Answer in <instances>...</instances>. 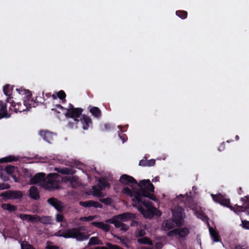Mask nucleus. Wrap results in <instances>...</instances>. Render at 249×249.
I'll return each mask as SVG.
<instances>
[{
	"mask_svg": "<svg viewBox=\"0 0 249 249\" xmlns=\"http://www.w3.org/2000/svg\"><path fill=\"white\" fill-rule=\"evenodd\" d=\"M141 192L135 191V196L132 199V205L138 210L145 217L151 218L154 215H160V212L153 207L151 202L147 201L146 198L156 200L155 196L151 194L154 191V187L149 180L143 181L140 185Z\"/></svg>",
	"mask_w": 249,
	"mask_h": 249,
	"instance_id": "nucleus-1",
	"label": "nucleus"
},
{
	"mask_svg": "<svg viewBox=\"0 0 249 249\" xmlns=\"http://www.w3.org/2000/svg\"><path fill=\"white\" fill-rule=\"evenodd\" d=\"M184 217L182 209L180 207H175L172 210V219L164 221L162 223V228L164 231H168L182 224Z\"/></svg>",
	"mask_w": 249,
	"mask_h": 249,
	"instance_id": "nucleus-2",
	"label": "nucleus"
},
{
	"mask_svg": "<svg viewBox=\"0 0 249 249\" xmlns=\"http://www.w3.org/2000/svg\"><path fill=\"white\" fill-rule=\"evenodd\" d=\"M17 90L20 94L24 95V96L22 98V102H18L13 106L16 112L25 111L28 110L32 106L34 107L35 102L31 99V94L29 90L22 88L17 89Z\"/></svg>",
	"mask_w": 249,
	"mask_h": 249,
	"instance_id": "nucleus-3",
	"label": "nucleus"
},
{
	"mask_svg": "<svg viewBox=\"0 0 249 249\" xmlns=\"http://www.w3.org/2000/svg\"><path fill=\"white\" fill-rule=\"evenodd\" d=\"M135 215L130 213H124L114 216L112 218L108 219L106 221L107 224H113L117 228H120V230L125 231L129 226L123 222H125L135 218Z\"/></svg>",
	"mask_w": 249,
	"mask_h": 249,
	"instance_id": "nucleus-4",
	"label": "nucleus"
},
{
	"mask_svg": "<svg viewBox=\"0 0 249 249\" xmlns=\"http://www.w3.org/2000/svg\"><path fill=\"white\" fill-rule=\"evenodd\" d=\"M86 231L84 227H79L67 230V238H75L77 241H82L86 240L89 238L88 232L84 231Z\"/></svg>",
	"mask_w": 249,
	"mask_h": 249,
	"instance_id": "nucleus-5",
	"label": "nucleus"
},
{
	"mask_svg": "<svg viewBox=\"0 0 249 249\" xmlns=\"http://www.w3.org/2000/svg\"><path fill=\"white\" fill-rule=\"evenodd\" d=\"M61 177L57 173H51L44 178L42 187L47 190L57 189L59 188Z\"/></svg>",
	"mask_w": 249,
	"mask_h": 249,
	"instance_id": "nucleus-6",
	"label": "nucleus"
},
{
	"mask_svg": "<svg viewBox=\"0 0 249 249\" xmlns=\"http://www.w3.org/2000/svg\"><path fill=\"white\" fill-rule=\"evenodd\" d=\"M147 180V179H146V180ZM143 181H144V180L141 181L138 184L136 180L133 177L125 174L122 175L120 178V181L124 185H130L134 190V193L135 192V191L141 192L140 185L143 183ZM145 181H146V180H145Z\"/></svg>",
	"mask_w": 249,
	"mask_h": 249,
	"instance_id": "nucleus-7",
	"label": "nucleus"
},
{
	"mask_svg": "<svg viewBox=\"0 0 249 249\" xmlns=\"http://www.w3.org/2000/svg\"><path fill=\"white\" fill-rule=\"evenodd\" d=\"M211 196L214 201L220 203L221 205L230 208L231 210H233V208L230 205V199L225 197L222 195L219 194L215 195L213 194Z\"/></svg>",
	"mask_w": 249,
	"mask_h": 249,
	"instance_id": "nucleus-8",
	"label": "nucleus"
},
{
	"mask_svg": "<svg viewBox=\"0 0 249 249\" xmlns=\"http://www.w3.org/2000/svg\"><path fill=\"white\" fill-rule=\"evenodd\" d=\"M189 207L194 211L195 214L198 218L201 219L203 221H207L208 218L207 215L205 214L202 211L200 206L196 204H191Z\"/></svg>",
	"mask_w": 249,
	"mask_h": 249,
	"instance_id": "nucleus-9",
	"label": "nucleus"
},
{
	"mask_svg": "<svg viewBox=\"0 0 249 249\" xmlns=\"http://www.w3.org/2000/svg\"><path fill=\"white\" fill-rule=\"evenodd\" d=\"M67 112L66 113V116L74 119V121L76 122L79 121L78 118L80 117L83 109L81 108H72L67 109Z\"/></svg>",
	"mask_w": 249,
	"mask_h": 249,
	"instance_id": "nucleus-10",
	"label": "nucleus"
},
{
	"mask_svg": "<svg viewBox=\"0 0 249 249\" xmlns=\"http://www.w3.org/2000/svg\"><path fill=\"white\" fill-rule=\"evenodd\" d=\"M0 196H3L6 199H15L21 198L22 196V194L19 191H8L2 193Z\"/></svg>",
	"mask_w": 249,
	"mask_h": 249,
	"instance_id": "nucleus-11",
	"label": "nucleus"
},
{
	"mask_svg": "<svg viewBox=\"0 0 249 249\" xmlns=\"http://www.w3.org/2000/svg\"><path fill=\"white\" fill-rule=\"evenodd\" d=\"M189 232V229L187 228H179L173 230L168 233V236L178 235L180 237H184Z\"/></svg>",
	"mask_w": 249,
	"mask_h": 249,
	"instance_id": "nucleus-12",
	"label": "nucleus"
},
{
	"mask_svg": "<svg viewBox=\"0 0 249 249\" xmlns=\"http://www.w3.org/2000/svg\"><path fill=\"white\" fill-rule=\"evenodd\" d=\"M47 201L50 205L54 207L58 211H62L64 208L63 203L55 198L48 199Z\"/></svg>",
	"mask_w": 249,
	"mask_h": 249,
	"instance_id": "nucleus-13",
	"label": "nucleus"
},
{
	"mask_svg": "<svg viewBox=\"0 0 249 249\" xmlns=\"http://www.w3.org/2000/svg\"><path fill=\"white\" fill-rule=\"evenodd\" d=\"M45 178V174L38 173L36 174L31 180V184H38L40 186H43V183Z\"/></svg>",
	"mask_w": 249,
	"mask_h": 249,
	"instance_id": "nucleus-14",
	"label": "nucleus"
},
{
	"mask_svg": "<svg viewBox=\"0 0 249 249\" xmlns=\"http://www.w3.org/2000/svg\"><path fill=\"white\" fill-rule=\"evenodd\" d=\"M40 135L44 141L49 143H51L55 137V134L47 130L40 131Z\"/></svg>",
	"mask_w": 249,
	"mask_h": 249,
	"instance_id": "nucleus-15",
	"label": "nucleus"
},
{
	"mask_svg": "<svg viewBox=\"0 0 249 249\" xmlns=\"http://www.w3.org/2000/svg\"><path fill=\"white\" fill-rule=\"evenodd\" d=\"M79 204L81 206L87 208L94 207L101 208L103 207V205L101 203L93 200L80 201Z\"/></svg>",
	"mask_w": 249,
	"mask_h": 249,
	"instance_id": "nucleus-16",
	"label": "nucleus"
},
{
	"mask_svg": "<svg viewBox=\"0 0 249 249\" xmlns=\"http://www.w3.org/2000/svg\"><path fill=\"white\" fill-rule=\"evenodd\" d=\"M18 216L22 220L29 221L33 222H37L38 216L26 214H19Z\"/></svg>",
	"mask_w": 249,
	"mask_h": 249,
	"instance_id": "nucleus-17",
	"label": "nucleus"
},
{
	"mask_svg": "<svg viewBox=\"0 0 249 249\" xmlns=\"http://www.w3.org/2000/svg\"><path fill=\"white\" fill-rule=\"evenodd\" d=\"M10 117V115L7 113L6 105L0 101V119L3 118H8Z\"/></svg>",
	"mask_w": 249,
	"mask_h": 249,
	"instance_id": "nucleus-18",
	"label": "nucleus"
},
{
	"mask_svg": "<svg viewBox=\"0 0 249 249\" xmlns=\"http://www.w3.org/2000/svg\"><path fill=\"white\" fill-rule=\"evenodd\" d=\"M91 225L98 228L102 229L103 231L107 232L110 229V226L107 223L102 222H92Z\"/></svg>",
	"mask_w": 249,
	"mask_h": 249,
	"instance_id": "nucleus-19",
	"label": "nucleus"
},
{
	"mask_svg": "<svg viewBox=\"0 0 249 249\" xmlns=\"http://www.w3.org/2000/svg\"><path fill=\"white\" fill-rule=\"evenodd\" d=\"M80 120L83 125V128L84 130H87L89 125L91 124V120L89 117L88 116L85 115L83 116Z\"/></svg>",
	"mask_w": 249,
	"mask_h": 249,
	"instance_id": "nucleus-20",
	"label": "nucleus"
},
{
	"mask_svg": "<svg viewBox=\"0 0 249 249\" xmlns=\"http://www.w3.org/2000/svg\"><path fill=\"white\" fill-rule=\"evenodd\" d=\"M38 221L45 225L51 224L53 221V218L50 216H43L42 217L38 216L37 222Z\"/></svg>",
	"mask_w": 249,
	"mask_h": 249,
	"instance_id": "nucleus-21",
	"label": "nucleus"
},
{
	"mask_svg": "<svg viewBox=\"0 0 249 249\" xmlns=\"http://www.w3.org/2000/svg\"><path fill=\"white\" fill-rule=\"evenodd\" d=\"M55 170L62 174L71 175L74 173L73 169L71 168H56Z\"/></svg>",
	"mask_w": 249,
	"mask_h": 249,
	"instance_id": "nucleus-22",
	"label": "nucleus"
},
{
	"mask_svg": "<svg viewBox=\"0 0 249 249\" xmlns=\"http://www.w3.org/2000/svg\"><path fill=\"white\" fill-rule=\"evenodd\" d=\"M68 181L70 182L71 186L73 188H76L80 185L79 182L78 181V178L76 176L69 177L68 178Z\"/></svg>",
	"mask_w": 249,
	"mask_h": 249,
	"instance_id": "nucleus-23",
	"label": "nucleus"
},
{
	"mask_svg": "<svg viewBox=\"0 0 249 249\" xmlns=\"http://www.w3.org/2000/svg\"><path fill=\"white\" fill-rule=\"evenodd\" d=\"M30 196L32 198L37 199L39 197V192L36 187L32 186L30 189Z\"/></svg>",
	"mask_w": 249,
	"mask_h": 249,
	"instance_id": "nucleus-24",
	"label": "nucleus"
},
{
	"mask_svg": "<svg viewBox=\"0 0 249 249\" xmlns=\"http://www.w3.org/2000/svg\"><path fill=\"white\" fill-rule=\"evenodd\" d=\"M89 111L95 118H99L101 116V111L100 109L97 107H91L89 109Z\"/></svg>",
	"mask_w": 249,
	"mask_h": 249,
	"instance_id": "nucleus-25",
	"label": "nucleus"
},
{
	"mask_svg": "<svg viewBox=\"0 0 249 249\" xmlns=\"http://www.w3.org/2000/svg\"><path fill=\"white\" fill-rule=\"evenodd\" d=\"M93 189V195L97 197L102 196L101 190L103 189L99 185L94 186L92 188Z\"/></svg>",
	"mask_w": 249,
	"mask_h": 249,
	"instance_id": "nucleus-26",
	"label": "nucleus"
},
{
	"mask_svg": "<svg viewBox=\"0 0 249 249\" xmlns=\"http://www.w3.org/2000/svg\"><path fill=\"white\" fill-rule=\"evenodd\" d=\"M209 231L213 241H219V240L218 234L212 228H209Z\"/></svg>",
	"mask_w": 249,
	"mask_h": 249,
	"instance_id": "nucleus-27",
	"label": "nucleus"
},
{
	"mask_svg": "<svg viewBox=\"0 0 249 249\" xmlns=\"http://www.w3.org/2000/svg\"><path fill=\"white\" fill-rule=\"evenodd\" d=\"M2 208L10 212H14L16 210V207L10 204H3L2 205Z\"/></svg>",
	"mask_w": 249,
	"mask_h": 249,
	"instance_id": "nucleus-28",
	"label": "nucleus"
},
{
	"mask_svg": "<svg viewBox=\"0 0 249 249\" xmlns=\"http://www.w3.org/2000/svg\"><path fill=\"white\" fill-rule=\"evenodd\" d=\"M98 185L103 190L106 188H109V184L104 179H99V184Z\"/></svg>",
	"mask_w": 249,
	"mask_h": 249,
	"instance_id": "nucleus-29",
	"label": "nucleus"
},
{
	"mask_svg": "<svg viewBox=\"0 0 249 249\" xmlns=\"http://www.w3.org/2000/svg\"><path fill=\"white\" fill-rule=\"evenodd\" d=\"M18 160V158L12 156H9L6 158H2L0 160V162H11L13 161H17Z\"/></svg>",
	"mask_w": 249,
	"mask_h": 249,
	"instance_id": "nucleus-30",
	"label": "nucleus"
},
{
	"mask_svg": "<svg viewBox=\"0 0 249 249\" xmlns=\"http://www.w3.org/2000/svg\"><path fill=\"white\" fill-rule=\"evenodd\" d=\"M102 243L97 237H92L89 239V245H100Z\"/></svg>",
	"mask_w": 249,
	"mask_h": 249,
	"instance_id": "nucleus-31",
	"label": "nucleus"
},
{
	"mask_svg": "<svg viewBox=\"0 0 249 249\" xmlns=\"http://www.w3.org/2000/svg\"><path fill=\"white\" fill-rule=\"evenodd\" d=\"M122 192L124 194H125V195H127L129 196H130V197H133V196H134V190H133V192L130 189H129V188L128 187H124L123 188V190H122ZM134 197H133L132 198V199L134 198Z\"/></svg>",
	"mask_w": 249,
	"mask_h": 249,
	"instance_id": "nucleus-32",
	"label": "nucleus"
},
{
	"mask_svg": "<svg viewBox=\"0 0 249 249\" xmlns=\"http://www.w3.org/2000/svg\"><path fill=\"white\" fill-rule=\"evenodd\" d=\"M53 235L57 237H63L64 238H67V237H66V236L67 235V230H59L55 232Z\"/></svg>",
	"mask_w": 249,
	"mask_h": 249,
	"instance_id": "nucleus-33",
	"label": "nucleus"
},
{
	"mask_svg": "<svg viewBox=\"0 0 249 249\" xmlns=\"http://www.w3.org/2000/svg\"><path fill=\"white\" fill-rule=\"evenodd\" d=\"M138 242L140 244L152 245V242L147 237H143L138 239Z\"/></svg>",
	"mask_w": 249,
	"mask_h": 249,
	"instance_id": "nucleus-34",
	"label": "nucleus"
},
{
	"mask_svg": "<svg viewBox=\"0 0 249 249\" xmlns=\"http://www.w3.org/2000/svg\"><path fill=\"white\" fill-rule=\"evenodd\" d=\"M17 170V168L16 167L11 165H8L5 168V171L8 174H12Z\"/></svg>",
	"mask_w": 249,
	"mask_h": 249,
	"instance_id": "nucleus-35",
	"label": "nucleus"
},
{
	"mask_svg": "<svg viewBox=\"0 0 249 249\" xmlns=\"http://www.w3.org/2000/svg\"><path fill=\"white\" fill-rule=\"evenodd\" d=\"M3 92L7 96H10L12 93V88L10 87L9 85L5 86L3 87Z\"/></svg>",
	"mask_w": 249,
	"mask_h": 249,
	"instance_id": "nucleus-36",
	"label": "nucleus"
},
{
	"mask_svg": "<svg viewBox=\"0 0 249 249\" xmlns=\"http://www.w3.org/2000/svg\"><path fill=\"white\" fill-rule=\"evenodd\" d=\"M241 200L244 202L243 206H241V208H244L245 209L249 208V198L248 197H245L244 198H242Z\"/></svg>",
	"mask_w": 249,
	"mask_h": 249,
	"instance_id": "nucleus-37",
	"label": "nucleus"
},
{
	"mask_svg": "<svg viewBox=\"0 0 249 249\" xmlns=\"http://www.w3.org/2000/svg\"><path fill=\"white\" fill-rule=\"evenodd\" d=\"M176 15L181 18L185 19L187 18V13L184 11H177Z\"/></svg>",
	"mask_w": 249,
	"mask_h": 249,
	"instance_id": "nucleus-38",
	"label": "nucleus"
},
{
	"mask_svg": "<svg viewBox=\"0 0 249 249\" xmlns=\"http://www.w3.org/2000/svg\"><path fill=\"white\" fill-rule=\"evenodd\" d=\"M21 249H34V248L28 244L27 242H23L21 244Z\"/></svg>",
	"mask_w": 249,
	"mask_h": 249,
	"instance_id": "nucleus-39",
	"label": "nucleus"
},
{
	"mask_svg": "<svg viewBox=\"0 0 249 249\" xmlns=\"http://www.w3.org/2000/svg\"><path fill=\"white\" fill-rule=\"evenodd\" d=\"M151 249H160L163 246V244L161 242H156L154 245H151Z\"/></svg>",
	"mask_w": 249,
	"mask_h": 249,
	"instance_id": "nucleus-40",
	"label": "nucleus"
},
{
	"mask_svg": "<svg viewBox=\"0 0 249 249\" xmlns=\"http://www.w3.org/2000/svg\"><path fill=\"white\" fill-rule=\"evenodd\" d=\"M96 216H89L88 217H83L80 218V221H90L94 219Z\"/></svg>",
	"mask_w": 249,
	"mask_h": 249,
	"instance_id": "nucleus-41",
	"label": "nucleus"
},
{
	"mask_svg": "<svg viewBox=\"0 0 249 249\" xmlns=\"http://www.w3.org/2000/svg\"><path fill=\"white\" fill-rule=\"evenodd\" d=\"M55 219L57 222H62L64 221V216L59 213H57L55 215Z\"/></svg>",
	"mask_w": 249,
	"mask_h": 249,
	"instance_id": "nucleus-42",
	"label": "nucleus"
},
{
	"mask_svg": "<svg viewBox=\"0 0 249 249\" xmlns=\"http://www.w3.org/2000/svg\"><path fill=\"white\" fill-rule=\"evenodd\" d=\"M10 188V185L6 183H0V190L8 189Z\"/></svg>",
	"mask_w": 249,
	"mask_h": 249,
	"instance_id": "nucleus-43",
	"label": "nucleus"
},
{
	"mask_svg": "<svg viewBox=\"0 0 249 249\" xmlns=\"http://www.w3.org/2000/svg\"><path fill=\"white\" fill-rule=\"evenodd\" d=\"M187 196H188L187 194H186L185 195H184L180 194L179 196H178L176 199H175L174 202L178 203L179 199L181 198L183 200L185 198H186Z\"/></svg>",
	"mask_w": 249,
	"mask_h": 249,
	"instance_id": "nucleus-44",
	"label": "nucleus"
},
{
	"mask_svg": "<svg viewBox=\"0 0 249 249\" xmlns=\"http://www.w3.org/2000/svg\"><path fill=\"white\" fill-rule=\"evenodd\" d=\"M145 234V231L142 229H137L136 231V235L137 236H143Z\"/></svg>",
	"mask_w": 249,
	"mask_h": 249,
	"instance_id": "nucleus-45",
	"label": "nucleus"
},
{
	"mask_svg": "<svg viewBox=\"0 0 249 249\" xmlns=\"http://www.w3.org/2000/svg\"><path fill=\"white\" fill-rule=\"evenodd\" d=\"M58 98L61 100L64 99L66 97V94L63 90H60L57 93Z\"/></svg>",
	"mask_w": 249,
	"mask_h": 249,
	"instance_id": "nucleus-46",
	"label": "nucleus"
},
{
	"mask_svg": "<svg viewBox=\"0 0 249 249\" xmlns=\"http://www.w3.org/2000/svg\"><path fill=\"white\" fill-rule=\"evenodd\" d=\"M107 245L110 249H123L117 245H113L110 243H107Z\"/></svg>",
	"mask_w": 249,
	"mask_h": 249,
	"instance_id": "nucleus-47",
	"label": "nucleus"
},
{
	"mask_svg": "<svg viewBox=\"0 0 249 249\" xmlns=\"http://www.w3.org/2000/svg\"><path fill=\"white\" fill-rule=\"evenodd\" d=\"M146 166H151L155 164V160L154 159H151L150 160H146Z\"/></svg>",
	"mask_w": 249,
	"mask_h": 249,
	"instance_id": "nucleus-48",
	"label": "nucleus"
},
{
	"mask_svg": "<svg viewBox=\"0 0 249 249\" xmlns=\"http://www.w3.org/2000/svg\"><path fill=\"white\" fill-rule=\"evenodd\" d=\"M242 224L243 228L246 229H249V221L246 220L242 221Z\"/></svg>",
	"mask_w": 249,
	"mask_h": 249,
	"instance_id": "nucleus-49",
	"label": "nucleus"
},
{
	"mask_svg": "<svg viewBox=\"0 0 249 249\" xmlns=\"http://www.w3.org/2000/svg\"><path fill=\"white\" fill-rule=\"evenodd\" d=\"M139 225V223L138 221L132 220L131 222V226H138Z\"/></svg>",
	"mask_w": 249,
	"mask_h": 249,
	"instance_id": "nucleus-50",
	"label": "nucleus"
},
{
	"mask_svg": "<svg viewBox=\"0 0 249 249\" xmlns=\"http://www.w3.org/2000/svg\"><path fill=\"white\" fill-rule=\"evenodd\" d=\"M146 160H141L139 162V165L141 166H146Z\"/></svg>",
	"mask_w": 249,
	"mask_h": 249,
	"instance_id": "nucleus-51",
	"label": "nucleus"
},
{
	"mask_svg": "<svg viewBox=\"0 0 249 249\" xmlns=\"http://www.w3.org/2000/svg\"><path fill=\"white\" fill-rule=\"evenodd\" d=\"M57 248L54 246H47L46 247V249H57Z\"/></svg>",
	"mask_w": 249,
	"mask_h": 249,
	"instance_id": "nucleus-52",
	"label": "nucleus"
},
{
	"mask_svg": "<svg viewBox=\"0 0 249 249\" xmlns=\"http://www.w3.org/2000/svg\"><path fill=\"white\" fill-rule=\"evenodd\" d=\"M120 138L122 139L123 143H124L127 139L125 135L121 136Z\"/></svg>",
	"mask_w": 249,
	"mask_h": 249,
	"instance_id": "nucleus-53",
	"label": "nucleus"
},
{
	"mask_svg": "<svg viewBox=\"0 0 249 249\" xmlns=\"http://www.w3.org/2000/svg\"><path fill=\"white\" fill-rule=\"evenodd\" d=\"M159 181V178L158 177H155L152 179L153 182H157Z\"/></svg>",
	"mask_w": 249,
	"mask_h": 249,
	"instance_id": "nucleus-54",
	"label": "nucleus"
},
{
	"mask_svg": "<svg viewBox=\"0 0 249 249\" xmlns=\"http://www.w3.org/2000/svg\"><path fill=\"white\" fill-rule=\"evenodd\" d=\"M105 129L106 130H107L110 128V125L108 124H105L104 125Z\"/></svg>",
	"mask_w": 249,
	"mask_h": 249,
	"instance_id": "nucleus-55",
	"label": "nucleus"
},
{
	"mask_svg": "<svg viewBox=\"0 0 249 249\" xmlns=\"http://www.w3.org/2000/svg\"><path fill=\"white\" fill-rule=\"evenodd\" d=\"M101 201L106 204H107L108 203V200L107 199H102L101 200Z\"/></svg>",
	"mask_w": 249,
	"mask_h": 249,
	"instance_id": "nucleus-56",
	"label": "nucleus"
},
{
	"mask_svg": "<svg viewBox=\"0 0 249 249\" xmlns=\"http://www.w3.org/2000/svg\"><path fill=\"white\" fill-rule=\"evenodd\" d=\"M235 249H245L240 246H237L235 247Z\"/></svg>",
	"mask_w": 249,
	"mask_h": 249,
	"instance_id": "nucleus-57",
	"label": "nucleus"
},
{
	"mask_svg": "<svg viewBox=\"0 0 249 249\" xmlns=\"http://www.w3.org/2000/svg\"><path fill=\"white\" fill-rule=\"evenodd\" d=\"M56 107L61 109H64V108L60 105H56Z\"/></svg>",
	"mask_w": 249,
	"mask_h": 249,
	"instance_id": "nucleus-58",
	"label": "nucleus"
},
{
	"mask_svg": "<svg viewBox=\"0 0 249 249\" xmlns=\"http://www.w3.org/2000/svg\"><path fill=\"white\" fill-rule=\"evenodd\" d=\"M74 108L73 106L71 104H70L69 106V108L68 109Z\"/></svg>",
	"mask_w": 249,
	"mask_h": 249,
	"instance_id": "nucleus-59",
	"label": "nucleus"
},
{
	"mask_svg": "<svg viewBox=\"0 0 249 249\" xmlns=\"http://www.w3.org/2000/svg\"><path fill=\"white\" fill-rule=\"evenodd\" d=\"M142 249H151L150 247H142Z\"/></svg>",
	"mask_w": 249,
	"mask_h": 249,
	"instance_id": "nucleus-60",
	"label": "nucleus"
},
{
	"mask_svg": "<svg viewBox=\"0 0 249 249\" xmlns=\"http://www.w3.org/2000/svg\"><path fill=\"white\" fill-rule=\"evenodd\" d=\"M99 249H108L106 247H102L99 248Z\"/></svg>",
	"mask_w": 249,
	"mask_h": 249,
	"instance_id": "nucleus-61",
	"label": "nucleus"
},
{
	"mask_svg": "<svg viewBox=\"0 0 249 249\" xmlns=\"http://www.w3.org/2000/svg\"><path fill=\"white\" fill-rule=\"evenodd\" d=\"M239 136H238V135H236V136H235V139H236V140H239Z\"/></svg>",
	"mask_w": 249,
	"mask_h": 249,
	"instance_id": "nucleus-62",
	"label": "nucleus"
},
{
	"mask_svg": "<svg viewBox=\"0 0 249 249\" xmlns=\"http://www.w3.org/2000/svg\"><path fill=\"white\" fill-rule=\"evenodd\" d=\"M52 97H53V99H56V96L54 94H53Z\"/></svg>",
	"mask_w": 249,
	"mask_h": 249,
	"instance_id": "nucleus-63",
	"label": "nucleus"
},
{
	"mask_svg": "<svg viewBox=\"0 0 249 249\" xmlns=\"http://www.w3.org/2000/svg\"><path fill=\"white\" fill-rule=\"evenodd\" d=\"M60 226H61V227H65L66 226H64L62 223H61V224H60Z\"/></svg>",
	"mask_w": 249,
	"mask_h": 249,
	"instance_id": "nucleus-64",
	"label": "nucleus"
}]
</instances>
